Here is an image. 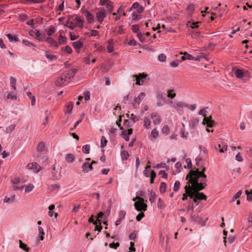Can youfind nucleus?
<instances>
[{
	"label": "nucleus",
	"mask_w": 252,
	"mask_h": 252,
	"mask_svg": "<svg viewBox=\"0 0 252 252\" xmlns=\"http://www.w3.org/2000/svg\"><path fill=\"white\" fill-rule=\"evenodd\" d=\"M205 170L204 167H202L200 171L199 169L190 170L187 175L186 179L188 182L185 187V192L190 198L195 195L199 200H206L207 196L203 192H199V191L203 189L207 186V176L204 173Z\"/></svg>",
	"instance_id": "obj_1"
},
{
	"label": "nucleus",
	"mask_w": 252,
	"mask_h": 252,
	"mask_svg": "<svg viewBox=\"0 0 252 252\" xmlns=\"http://www.w3.org/2000/svg\"><path fill=\"white\" fill-rule=\"evenodd\" d=\"M136 199H138V201H136L134 203V207L138 211H146L147 210V205L144 203V199L138 196H137L135 198H133V201H135Z\"/></svg>",
	"instance_id": "obj_2"
},
{
	"label": "nucleus",
	"mask_w": 252,
	"mask_h": 252,
	"mask_svg": "<svg viewBox=\"0 0 252 252\" xmlns=\"http://www.w3.org/2000/svg\"><path fill=\"white\" fill-rule=\"evenodd\" d=\"M207 111L205 109H201L199 112V114L203 115L204 118L203 121V124L204 125H206V126L209 127H212L213 126V121L211 120V117H206Z\"/></svg>",
	"instance_id": "obj_3"
},
{
	"label": "nucleus",
	"mask_w": 252,
	"mask_h": 252,
	"mask_svg": "<svg viewBox=\"0 0 252 252\" xmlns=\"http://www.w3.org/2000/svg\"><path fill=\"white\" fill-rule=\"evenodd\" d=\"M146 94L144 92H141L137 96H135L134 101L132 102V106L134 108H138L141 101H142L146 97Z\"/></svg>",
	"instance_id": "obj_4"
},
{
	"label": "nucleus",
	"mask_w": 252,
	"mask_h": 252,
	"mask_svg": "<svg viewBox=\"0 0 252 252\" xmlns=\"http://www.w3.org/2000/svg\"><path fill=\"white\" fill-rule=\"evenodd\" d=\"M29 34L32 36H34L38 40L42 41H45L46 40V37L45 36L41 34L37 30L30 31L29 32Z\"/></svg>",
	"instance_id": "obj_5"
},
{
	"label": "nucleus",
	"mask_w": 252,
	"mask_h": 252,
	"mask_svg": "<svg viewBox=\"0 0 252 252\" xmlns=\"http://www.w3.org/2000/svg\"><path fill=\"white\" fill-rule=\"evenodd\" d=\"M106 16V12L104 7H101L100 10L96 12V17L98 22L102 24L104 19Z\"/></svg>",
	"instance_id": "obj_6"
},
{
	"label": "nucleus",
	"mask_w": 252,
	"mask_h": 252,
	"mask_svg": "<svg viewBox=\"0 0 252 252\" xmlns=\"http://www.w3.org/2000/svg\"><path fill=\"white\" fill-rule=\"evenodd\" d=\"M156 98L157 99V105L158 106H161L164 104L165 98L163 97V94L162 92H157Z\"/></svg>",
	"instance_id": "obj_7"
},
{
	"label": "nucleus",
	"mask_w": 252,
	"mask_h": 252,
	"mask_svg": "<svg viewBox=\"0 0 252 252\" xmlns=\"http://www.w3.org/2000/svg\"><path fill=\"white\" fill-rule=\"evenodd\" d=\"M120 129L122 130L121 135V136L126 141H128L129 140V136L132 133L133 129L129 128L127 130H125L123 127H120Z\"/></svg>",
	"instance_id": "obj_8"
},
{
	"label": "nucleus",
	"mask_w": 252,
	"mask_h": 252,
	"mask_svg": "<svg viewBox=\"0 0 252 252\" xmlns=\"http://www.w3.org/2000/svg\"><path fill=\"white\" fill-rule=\"evenodd\" d=\"M68 83H69V82L64 74H63L60 77L58 78L55 82L56 85L57 86L64 85L67 84Z\"/></svg>",
	"instance_id": "obj_9"
},
{
	"label": "nucleus",
	"mask_w": 252,
	"mask_h": 252,
	"mask_svg": "<svg viewBox=\"0 0 252 252\" xmlns=\"http://www.w3.org/2000/svg\"><path fill=\"white\" fill-rule=\"evenodd\" d=\"M27 167L29 169L33 170L36 173L39 172L41 169V167L36 162L30 163L27 164Z\"/></svg>",
	"instance_id": "obj_10"
},
{
	"label": "nucleus",
	"mask_w": 252,
	"mask_h": 252,
	"mask_svg": "<svg viewBox=\"0 0 252 252\" xmlns=\"http://www.w3.org/2000/svg\"><path fill=\"white\" fill-rule=\"evenodd\" d=\"M77 70L76 69L71 68L67 71V72L63 73L65 77L69 82L70 80L72 79L75 75Z\"/></svg>",
	"instance_id": "obj_11"
},
{
	"label": "nucleus",
	"mask_w": 252,
	"mask_h": 252,
	"mask_svg": "<svg viewBox=\"0 0 252 252\" xmlns=\"http://www.w3.org/2000/svg\"><path fill=\"white\" fill-rule=\"evenodd\" d=\"M151 119L153 120V123L155 125H158L161 122L160 117L157 113H152L151 114Z\"/></svg>",
	"instance_id": "obj_12"
},
{
	"label": "nucleus",
	"mask_w": 252,
	"mask_h": 252,
	"mask_svg": "<svg viewBox=\"0 0 252 252\" xmlns=\"http://www.w3.org/2000/svg\"><path fill=\"white\" fill-rule=\"evenodd\" d=\"M188 106V104L182 102H175L174 104L171 105V107L175 108L178 111H180L183 107Z\"/></svg>",
	"instance_id": "obj_13"
},
{
	"label": "nucleus",
	"mask_w": 252,
	"mask_h": 252,
	"mask_svg": "<svg viewBox=\"0 0 252 252\" xmlns=\"http://www.w3.org/2000/svg\"><path fill=\"white\" fill-rule=\"evenodd\" d=\"M82 168L84 173L88 172L89 171L93 170L92 164H90L88 161H85L83 163Z\"/></svg>",
	"instance_id": "obj_14"
},
{
	"label": "nucleus",
	"mask_w": 252,
	"mask_h": 252,
	"mask_svg": "<svg viewBox=\"0 0 252 252\" xmlns=\"http://www.w3.org/2000/svg\"><path fill=\"white\" fill-rule=\"evenodd\" d=\"M45 41H47L48 43L50 44V46H53L55 49L59 47L58 43L51 37L46 38Z\"/></svg>",
	"instance_id": "obj_15"
},
{
	"label": "nucleus",
	"mask_w": 252,
	"mask_h": 252,
	"mask_svg": "<svg viewBox=\"0 0 252 252\" xmlns=\"http://www.w3.org/2000/svg\"><path fill=\"white\" fill-rule=\"evenodd\" d=\"M66 42V38L64 33L61 32L58 38V45L64 44Z\"/></svg>",
	"instance_id": "obj_16"
},
{
	"label": "nucleus",
	"mask_w": 252,
	"mask_h": 252,
	"mask_svg": "<svg viewBox=\"0 0 252 252\" xmlns=\"http://www.w3.org/2000/svg\"><path fill=\"white\" fill-rule=\"evenodd\" d=\"M132 8L136 9L137 12L138 13H142L144 10V7L140 5L139 3L137 2H135L133 3L132 5Z\"/></svg>",
	"instance_id": "obj_17"
},
{
	"label": "nucleus",
	"mask_w": 252,
	"mask_h": 252,
	"mask_svg": "<svg viewBox=\"0 0 252 252\" xmlns=\"http://www.w3.org/2000/svg\"><path fill=\"white\" fill-rule=\"evenodd\" d=\"M182 59L183 61L186 60L196 61V60H199L198 58H195L186 52L184 53V56H182Z\"/></svg>",
	"instance_id": "obj_18"
},
{
	"label": "nucleus",
	"mask_w": 252,
	"mask_h": 252,
	"mask_svg": "<svg viewBox=\"0 0 252 252\" xmlns=\"http://www.w3.org/2000/svg\"><path fill=\"white\" fill-rule=\"evenodd\" d=\"M74 22H75L77 26L80 27V28H83L84 26V21L81 18L76 16L74 19Z\"/></svg>",
	"instance_id": "obj_19"
},
{
	"label": "nucleus",
	"mask_w": 252,
	"mask_h": 252,
	"mask_svg": "<svg viewBox=\"0 0 252 252\" xmlns=\"http://www.w3.org/2000/svg\"><path fill=\"white\" fill-rule=\"evenodd\" d=\"M66 109L64 110V112L65 114H70L73 107V102H69L65 105Z\"/></svg>",
	"instance_id": "obj_20"
},
{
	"label": "nucleus",
	"mask_w": 252,
	"mask_h": 252,
	"mask_svg": "<svg viewBox=\"0 0 252 252\" xmlns=\"http://www.w3.org/2000/svg\"><path fill=\"white\" fill-rule=\"evenodd\" d=\"M6 36L10 42H18L19 41V39L18 37L15 35L10 33L7 34Z\"/></svg>",
	"instance_id": "obj_21"
},
{
	"label": "nucleus",
	"mask_w": 252,
	"mask_h": 252,
	"mask_svg": "<svg viewBox=\"0 0 252 252\" xmlns=\"http://www.w3.org/2000/svg\"><path fill=\"white\" fill-rule=\"evenodd\" d=\"M45 54L46 58L50 61H55L57 59L56 55L50 54L48 52H46Z\"/></svg>",
	"instance_id": "obj_22"
},
{
	"label": "nucleus",
	"mask_w": 252,
	"mask_h": 252,
	"mask_svg": "<svg viewBox=\"0 0 252 252\" xmlns=\"http://www.w3.org/2000/svg\"><path fill=\"white\" fill-rule=\"evenodd\" d=\"M248 156L250 157L249 159V168L252 170V148H250L247 151Z\"/></svg>",
	"instance_id": "obj_23"
},
{
	"label": "nucleus",
	"mask_w": 252,
	"mask_h": 252,
	"mask_svg": "<svg viewBox=\"0 0 252 252\" xmlns=\"http://www.w3.org/2000/svg\"><path fill=\"white\" fill-rule=\"evenodd\" d=\"M72 46L76 50H79L83 46V43L80 40L72 43Z\"/></svg>",
	"instance_id": "obj_24"
},
{
	"label": "nucleus",
	"mask_w": 252,
	"mask_h": 252,
	"mask_svg": "<svg viewBox=\"0 0 252 252\" xmlns=\"http://www.w3.org/2000/svg\"><path fill=\"white\" fill-rule=\"evenodd\" d=\"M45 146L43 142H40L37 146V150L40 152H43L45 151Z\"/></svg>",
	"instance_id": "obj_25"
},
{
	"label": "nucleus",
	"mask_w": 252,
	"mask_h": 252,
	"mask_svg": "<svg viewBox=\"0 0 252 252\" xmlns=\"http://www.w3.org/2000/svg\"><path fill=\"white\" fill-rule=\"evenodd\" d=\"M107 218V217L104 215V213H103V212H99L98 214V216H97V222L99 224H101V222H100V220H105Z\"/></svg>",
	"instance_id": "obj_26"
},
{
	"label": "nucleus",
	"mask_w": 252,
	"mask_h": 252,
	"mask_svg": "<svg viewBox=\"0 0 252 252\" xmlns=\"http://www.w3.org/2000/svg\"><path fill=\"white\" fill-rule=\"evenodd\" d=\"M124 9L125 8L123 6H120L116 13L114 12L112 13L113 15H120L121 16V14L123 13V16H126V13L124 12Z\"/></svg>",
	"instance_id": "obj_27"
},
{
	"label": "nucleus",
	"mask_w": 252,
	"mask_h": 252,
	"mask_svg": "<svg viewBox=\"0 0 252 252\" xmlns=\"http://www.w3.org/2000/svg\"><path fill=\"white\" fill-rule=\"evenodd\" d=\"M87 17L86 19L88 22L90 23H92L94 21V17L93 14L89 11H86Z\"/></svg>",
	"instance_id": "obj_28"
},
{
	"label": "nucleus",
	"mask_w": 252,
	"mask_h": 252,
	"mask_svg": "<svg viewBox=\"0 0 252 252\" xmlns=\"http://www.w3.org/2000/svg\"><path fill=\"white\" fill-rule=\"evenodd\" d=\"M122 159L123 160H126L128 159L129 157V154L127 151L126 150H123L121 152Z\"/></svg>",
	"instance_id": "obj_29"
},
{
	"label": "nucleus",
	"mask_w": 252,
	"mask_h": 252,
	"mask_svg": "<svg viewBox=\"0 0 252 252\" xmlns=\"http://www.w3.org/2000/svg\"><path fill=\"white\" fill-rule=\"evenodd\" d=\"M52 169H53V171H52V174H53V176L56 179H59L60 177V174H61V172L60 171L59 172L58 174H57V171H56V166L55 165H54L53 166H52Z\"/></svg>",
	"instance_id": "obj_30"
},
{
	"label": "nucleus",
	"mask_w": 252,
	"mask_h": 252,
	"mask_svg": "<svg viewBox=\"0 0 252 252\" xmlns=\"http://www.w3.org/2000/svg\"><path fill=\"white\" fill-rule=\"evenodd\" d=\"M15 195H13L11 197L5 196L3 199V202L5 203H12L15 201Z\"/></svg>",
	"instance_id": "obj_31"
},
{
	"label": "nucleus",
	"mask_w": 252,
	"mask_h": 252,
	"mask_svg": "<svg viewBox=\"0 0 252 252\" xmlns=\"http://www.w3.org/2000/svg\"><path fill=\"white\" fill-rule=\"evenodd\" d=\"M167 96L170 98H173L176 96V93L174 90H168L167 92Z\"/></svg>",
	"instance_id": "obj_32"
},
{
	"label": "nucleus",
	"mask_w": 252,
	"mask_h": 252,
	"mask_svg": "<svg viewBox=\"0 0 252 252\" xmlns=\"http://www.w3.org/2000/svg\"><path fill=\"white\" fill-rule=\"evenodd\" d=\"M151 126V122L148 117H145L144 119V125L143 126L146 128H149Z\"/></svg>",
	"instance_id": "obj_33"
},
{
	"label": "nucleus",
	"mask_w": 252,
	"mask_h": 252,
	"mask_svg": "<svg viewBox=\"0 0 252 252\" xmlns=\"http://www.w3.org/2000/svg\"><path fill=\"white\" fill-rule=\"evenodd\" d=\"M38 230L39 233V238L40 240L42 241L44 239V232L43 229L41 226H38Z\"/></svg>",
	"instance_id": "obj_34"
},
{
	"label": "nucleus",
	"mask_w": 252,
	"mask_h": 252,
	"mask_svg": "<svg viewBox=\"0 0 252 252\" xmlns=\"http://www.w3.org/2000/svg\"><path fill=\"white\" fill-rule=\"evenodd\" d=\"M19 247L20 248V249H23L26 252H28L29 251L30 249L28 247L27 245L26 244L23 243L21 240L19 241Z\"/></svg>",
	"instance_id": "obj_35"
},
{
	"label": "nucleus",
	"mask_w": 252,
	"mask_h": 252,
	"mask_svg": "<svg viewBox=\"0 0 252 252\" xmlns=\"http://www.w3.org/2000/svg\"><path fill=\"white\" fill-rule=\"evenodd\" d=\"M106 8L107 9L109 13H111L113 10V2L111 1H109L106 4Z\"/></svg>",
	"instance_id": "obj_36"
},
{
	"label": "nucleus",
	"mask_w": 252,
	"mask_h": 252,
	"mask_svg": "<svg viewBox=\"0 0 252 252\" xmlns=\"http://www.w3.org/2000/svg\"><path fill=\"white\" fill-rule=\"evenodd\" d=\"M244 72L241 70L238 69L235 72V74L237 78H242L243 77Z\"/></svg>",
	"instance_id": "obj_37"
},
{
	"label": "nucleus",
	"mask_w": 252,
	"mask_h": 252,
	"mask_svg": "<svg viewBox=\"0 0 252 252\" xmlns=\"http://www.w3.org/2000/svg\"><path fill=\"white\" fill-rule=\"evenodd\" d=\"M75 158V157L74 155L72 154H68L65 156V159L68 161L70 162H72Z\"/></svg>",
	"instance_id": "obj_38"
},
{
	"label": "nucleus",
	"mask_w": 252,
	"mask_h": 252,
	"mask_svg": "<svg viewBox=\"0 0 252 252\" xmlns=\"http://www.w3.org/2000/svg\"><path fill=\"white\" fill-rule=\"evenodd\" d=\"M56 30L54 27L51 26L49 29L46 31L47 34L48 36H51L56 32Z\"/></svg>",
	"instance_id": "obj_39"
},
{
	"label": "nucleus",
	"mask_w": 252,
	"mask_h": 252,
	"mask_svg": "<svg viewBox=\"0 0 252 252\" xmlns=\"http://www.w3.org/2000/svg\"><path fill=\"white\" fill-rule=\"evenodd\" d=\"M10 85L14 90H16V79L13 77H10Z\"/></svg>",
	"instance_id": "obj_40"
},
{
	"label": "nucleus",
	"mask_w": 252,
	"mask_h": 252,
	"mask_svg": "<svg viewBox=\"0 0 252 252\" xmlns=\"http://www.w3.org/2000/svg\"><path fill=\"white\" fill-rule=\"evenodd\" d=\"M151 134L153 138L156 139L158 136V131L155 128L152 130Z\"/></svg>",
	"instance_id": "obj_41"
},
{
	"label": "nucleus",
	"mask_w": 252,
	"mask_h": 252,
	"mask_svg": "<svg viewBox=\"0 0 252 252\" xmlns=\"http://www.w3.org/2000/svg\"><path fill=\"white\" fill-rule=\"evenodd\" d=\"M166 185L164 182H161L159 187V190L161 193H164L166 191Z\"/></svg>",
	"instance_id": "obj_42"
},
{
	"label": "nucleus",
	"mask_w": 252,
	"mask_h": 252,
	"mask_svg": "<svg viewBox=\"0 0 252 252\" xmlns=\"http://www.w3.org/2000/svg\"><path fill=\"white\" fill-rule=\"evenodd\" d=\"M90 146L88 144L85 145L83 146L82 151L85 154H89L90 152Z\"/></svg>",
	"instance_id": "obj_43"
},
{
	"label": "nucleus",
	"mask_w": 252,
	"mask_h": 252,
	"mask_svg": "<svg viewBox=\"0 0 252 252\" xmlns=\"http://www.w3.org/2000/svg\"><path fill=\"white\" fill-rule=\"evenodd\" d=\"M132 31L134 33H138L139 32V27L137 25H133L131 27Z\"/></svg>",
	"instance_id": "obj_44"
},
{
	"label": "nucleus",
	"mask_w": 252,
	"mask_h": 252,
	"mask_svg": "<svg viewBox=\"0 0 252 252\" xmlns=\"http://www.w3.org/2000/svg\"><path fill=\"white\" fill-rule=\"evenodd\" d=\"M15 127V125H11L6 128V132L7 133H11Z\"/></svg>",
	"instance_id": "obj_45"
},
{
	"label": "nucleus",
	"mask_w": 252,
	"mask_h": 252,
	"mask_svg": "<svg viewBox=\"0 0 252 252\" xmlns=\"http://www.w3.org/2000/svg\"><path fill=\"white\" fill-rule=\"evenodd\" d=\"M191 220L195 222H199L201 220V218L198 215H194L191 217Z\"/></svg>",
	"instance_id": "obj_46"
},
{
	"label": "nucleus",
	"mask_w": 252,
	"mask_h": 252,
	"mask_svg": "<svg viewBox=\"0 0 252 252\" xmlns=\"http://www.w3.org/2000/svg\"><path fill=\"white\" fill-rule=\"evenodd\" d=\"M137 36L138 37L139 40L142 42L144 43L145 41V38L144 35L142 34L141 32H138L137 34Z\"/></svg>",
	"instance_id": "obj_47"
},
{
	"label": "nucleus",
	"mask_w": 252,
	"mask_h": 252,
	"mask_svg": "<svg viewBox=\"0 0 252 252\" xmlns=\"http://www.w3.org/2000/svg\"><path fill=\"white\" fill-rule=\"evenodd\" d=\"M107 143V140L105 138L104 136H102L101 137V147L104 148L106 146Z\"/></svg>",
	"instance_id": "obj_48"
},
{
	"label": "nucleus",
	"mask_w": 252,
	"mask_h": 252,
	"mask_svg": "<svg viewBox=\"0 0 252 252\" xmlns=\"http://www.w3.org/2000/svg\"><path fill=\"white\" fill-rule=\"evenodd\" d=\"M170 131V128L168 126H164L161 130L162 133L167 135Z\"/></svg>",
	"instance_id": "obj_49"
},
{
	"label": "nucleus",
	"mask_w": 252,
	"mask_h": 252,
	"mask_svg": "<svg viewBox=\"0 0 252 252\" xmlns=\"http://www.w3.org/2000/svg\"><path fill=\"white\" fill-rule=\"evenodd\" d=\"M62 50H63L64 52H65V53H67L68 54H71L72 53V50L71 47L69 46H68V45H66L64 47V48H62Z\"/></svg>",
	"instance_id": "obj_50"
},
{
	"label": "nucleus",
	"mask_w": 252,
	"mask_h": 252,
	"mask_svg": "<svg viewBox=\"0 0 252 252\" xmlns=\"http://www.w3.org/2000/svg\"><path fill=\"white\" fill-rule=\"evenodd\" d=\"M198 123V120L197 118L192 119L190 120L189 124L192 127H195Z\"/></svg>",
	"instance_id": "obj_51"
},
{
	"label": "nucleus",
	"mask_w": 252,
	"mask_h": 252,
	"mask_svg": "<svg viewBox=\"0 0 252 252\" xmlns=\"http://www.w3.org/2000/svg\"><path fill=\"white\" fill-rule=\"evenodd\" d=\"M180 182L179 181H176L174 185L173 189L175 191H178L180 189Z\"/></svg>",
	"instance_id": "obj_52"
},
{
	"label": "nucleus",
	"mask_w": 252,
	"mask_h": 252,
	"mask_svg": "<svg viewBox=\"0 0 252 252\" xmlns=\"http://www.w3.org/2000/svg\"><path fill=\"white\" fill-rule=\"evenodd\" d=\"M166 57L164 54H160L158 56V60L162 62H164L166 61Z\"/></svg>",
	"instance_id": "obj_53"
},
{
	"label": "nucleus",
	"mask_w": 252,
	"mask_h": 252,
	"mask_svg": "<svg viewBox=\"0 0 252 252\" xmlns=\"http://www.w3.org/2000/svg\"><path fill=\"white\" fill-rule=\"evenodd\" d=\"M133 77L135 78L136 80V84L138 85H141L142 84L140 83V79L139 74L138 75H133Z\"/></svg>",
	"instance_id": "obj_54"
},
{
	"label": "nucleus",
	"mask_w": 252,
	"mask_h": 252,
	"mask_svg": "<svg viewBox=\"0 0 252 252\" xmlns=\"http://www.w3.org/2000/svg\"><path fill=\"white\" fill-rule=\"evenodd\" d=\"M34 186L32 184H29L28 186H25V191L26 192H30L32 190Z\"/></svg>",
	"instance_id": "obj_55"
},
{
	"label": "nucleus",
	"mask_w": 252,
	"mask_h": 252,
	"mask_svg": "<svg viewBox=\"0 0 252 252\" xmlns=\"http://www.w3.org/2000/svg\"><path fill=\"white\" fill-rule=\"evenodd\" d=\"M114 49V48L112 43L110 42H109L107 46L108 52L109 53H112L113 52Z\"/></svg>",
	"instance_id": "obj_56"
},
{
	"label": "nucleus",
	"mask_w": 252,
	"mask_h": 252,
	"mask_svg": "<svg viewBox=\"0 0 252 252\" xmlns=\"http://www.w3.org/2000/svg\"><path fill=\"white\" fill-rule=\"evenodd\" d=\"M141 18V15L139 14L138 13H134L132 15V20H138Z\"/></svg>",
	"instance_id": "obj_57"
},
{
	"label": "nucleus",
	"mask_w": 252,
	"mask_h": 252,
	"mask_svg": "<svg viewBox=\"0 0 252 252\" xmlns=\"http://www.w3.org/2000/svg\"><path fill=\"white\" fill-rule=\"evenodd\" d=\"M22 43L26 46L31 47V46H34V44H32V42H31L30 41L27 40V39H23L22 41Z\"/></svg>",
	"instance_id": "obj_58"
},
{
	"label": "nucleus",
	"mask_w": 252,
	"mask_h": 252,
	"mask_svg": "<svg viewBox=\"0 0 252 252\" xmlns=\"http://www.w3.org/2000/svg\"><path fill=\"white\" fill-rule=\"evenodd\" d=\"M7 98L12 100H16L17 96L14 93H10L7 95Z\"/></svg>",
	"instance_id": "obj_59"
},
{
	"label": "nucleus",
	"mask_w": 252,
	"mask_h": 252,
	"mask_svg": "<svg viewBox=\"0 0 252 252\" xmlns=\"http://www.w3.org/2000/svg\"><path fill=\"white\" fill-rule=\"evenodd\" d=\"M156 194L155 192L151 191L149 200L151 202H154L156 200Z\"/></svg>",
	"instance_id": "obj_60"
},
{
	"label": "nucleus",
	"mask_w": 252,
	"mask_h": 252,
	"mask_svg": "<svg viewBox=\"0 0 252 252\" xmlns=\"http://www.w3.org/2000/svg\"><path fill=\"white\" fill-rule=\"evenodd\" d=\"M227 144L222 142V147L220 149V153H224L225 151H226L227 150Z\"/></svg>",
	"instance_id": "obj_61"
},
{
	"label": "nucleus",
	"mask_w": 252,
	"mask_h": 252,
	"mask_svg": "<svg viewBox=\"0 0 252 252\" xmlns=\"http://www.w3.org/2000/svg\"><path fill=\"white\" fill-rule=\"evenodd\" d=\"M120 246V244L118 242L116 243H111L109 245L110 248L117 249Z\"/></svg>",
	"instance_id": "obj_62"
},
{
	"label": "nucleus",
	"mask_w": 252,
	"mask_h": 252,
	"mask_svg": "<svg viewBox=\"0 0 252 252\" xmlns=\"http://www.w3.org/2000/svg\"><path fill=\"white\" fill-rule=\"evenodd\" d=\"M140 79V83L143 84V82H144V80L146 78L147 75L144 73H139Z\"/></svg>",
	"instance_id": "obj_63"
},
{
	"label": "nucleus",
	"mask_w": 252,
	"mask_h": 252,
	"mask_svg": "<svg viewBox=\"0 0 252 252\" xmlns=\"http://www.w3.org/2000/svg\"><path fill=\"white\" fill-rule=\"evenodd\" d=\"M246 193L247 194V200L249 201H252V191L249 192L247 190L246 191Z\"/></svg>",
	"instance_id": "obj_64"
}]
</instances>
